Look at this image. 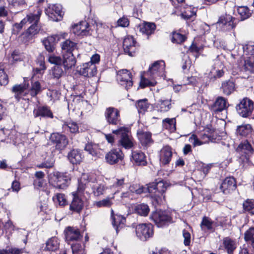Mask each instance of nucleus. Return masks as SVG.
Wrapping results in <instances>:
<instances>
[{"instance_id":"nucleus-43","label":"nucleus","mask_w":254,"mask_h":254,"mask_svg":"<svg viewBox=\"0 0 254 254\" xmlns=\"http://www.w3.org/2000/svg\"><path fill=\"white\" fill-rule=\"evenodd\" d=\"M72 254H86L85 246L79 242L71 244Z\"/></svg>"},{"instance_id":"nucleus-55","label":"nucleus","mask_w":254,"mask_h":254,"mask_svg":"<svg viewBox=\"0 0 254 254\" xmlns=\"http://www.w3.org/2000/svg\"><path fill=\"white\" fill-rule=\"evenodd\" d=\"M243 208L246 212L254 214V201L251 200H247L243 203Z\"/></svg>"},{"instance_id":"nucleus-13","label":"nucleus","mask_w":254,"mask_h":254,"mask_svg":"<svg viewBox=\"0 0 254 254\" xmlns=\"http://www.w3.org/2000/svg\"><path fill=\"white\" fill-rule=\"evenodd\" d=\"M65 234V239L66 242L70 244L72 242H79L81 240L82 236L80 234L78 229L72 227H67L64 231Z\"/></svg>"},{"instance_id":"nucleus-56","label":"nucleus","mask_w":254,"mask_h":254,"mask_svg":"<svg viewBox=\"0 0 254 254\" xmlns=\"http://www.w3.org/2000/svg\"><path fill=\"white\" fill-rule=\"evenodd\" d=\"M157 83V81L155 79H153L152 80H149L148 79L141 77V80L140 82V86L143 88L147 86H154Z\"/></svg>"},{"instance_id":"nucleus-6","label":"nucleus","mask_w":254,"mask_h":254,"mask_svg":"<svg viewBox=\"0 0 254 254\" xmlns=\"http://www.w3.org/2000/svg\"><path fill=\"white\" fill-rule=\"evenodd\" d=\"M165 64L163 61H157L155 62L149 67L147 74L152 79L165 76Z\"/></svg>"},{"instance_id":"nucleus-23","label":"nucleus","mask_w":254,"mask_h":254,"mask_svg":"<svg viewBox=\"0 0 254 254\" xmlns=\"http://www.w3.org/2000/svg\"><path fill=\"white\" fill-rule=\"evenodd\" d=\"M29 87V83L25 82L24 78V83L20 84L14 85L11 89V91L14 93V97L18 102L24 95L25 91Z\"/></svg>"},{"instance_id":"nucleus-33","label":"nucleus","mask_w":254,"mask_h":254,"mask_svg":"<svg viewBox=\"0 0 254 254\" xmlns=\"http://www.w3.org/2000/svg\"><path fill=\"white\" fill-rule=\"evenodd\" d=\"M221 89L224 94L230 95L235 90V84L233 80H228L222 83Z\"/></svg>"},{"instance_id":"nucleus-60","label":"nucleus","mask_w":254,"mask_h":254,"mask_svg":"<svg viewBox=\"0 0 254 254\" xmlns=\"http://www.w3.org/2000/svg\"><path fill=\"white\" fill-rule=\"evenodd\" d=\"M199 137L201 140L204 141V143H208L211 139L210 132L208 130H205L199 134Z\"/></svg>"},{"instance_id":"nucleus-30","label":"nucleus","mask_w":254,"mask_h":254,"mask_svg":"<svg viewBox=\"0 0 254 254\" xmlns=\"http://www.w3.org/2000/svg\"><path fill=\"white\" fill-rule=\"evenodd\" d=\"M139 31L143 34L149 36L154 33L156 29V25L154 23L144 22L139 25Z\"/></svg>"},{"instance_id":"nucleus-31","label":"nucleus","mask_w":254,"mask_h":254,"mask_svg":"<svg viewBox=\"0 0 254 254\" xmlns=\"http://www.w3.org/2000/svg\"><path fill=\"white\" fill-rule=\"evenodd\" d=\"M132 158L136 165L145 166L147 164L144 154L140 151H132Z\"/></svg>"},{"instance_id":"nucleus-1","label":"nucleus","mask_w":254,"mask_h":254,"mask_svg":"<svg viewBox=\"0 0 254 254\" xmlns=\"http://www.w3.org/2000/svg\"><path fill=\"white\" fill-rule=\"evenodd\" d=\"M112 133L119 136L117 144L118 146H122L126 149H130L133 146L134 139L127 127H120L113 130Z\"/></svg>"},{"instance_id":"nucleus-28","label":"nucleus","mask_w":254,"mask_h":254,"mask_svg":"<svg viewBox=\"0 0 254 254\" xmlns=\"http://www.w3.org/2000/svg\"><path fill=\"white\" fill-rule=\"evenodd\" d=\"M76 60L73 53L63 54L62 64L65 70L71 68L75 65Z\"/></svg>"},{"instance_id":"nucleus-14","label":"nucleus","mask_w":254,"mask_h":254,"mask_svg":"<svg viewBox=\"0 0 254 254\" xmlns=\"http://www.w3.org/2000/svg\"><path fill=\"white\" fill-rule=\"evenodd\" d=\"M123 48L125 53L133 56L136 51V42L132 36H126L123 41Z\"/></svg>"},{"instance_id":"nucleus-3","label":"nucleus","mask_w":254,"mask_h":254,"mask_svg":"<svg viewBox=\"0 0 254 254\" xmlns=\"http://www.w3.org/2000/svg\"><path fill=\"white\" fill-rule=\"evenodd\" d=\"M150 218L158 227H162L173 223L172 218L169 212L166 211H154L150 216Z\"/></svg>"},{"instance_id":"nucleus-35","label":"nucleus","mask_w":254,"mask_h":254,"mask_svg":"<svg viewBox=\"0 0 254 254\" xmlns=\"http://www.w3.org/2000/svg\"><path fill=\"white\" fill-rule=\"evenodd\" d=\"M56 38V36H52L47 37L43 41V44L48 52L52 53L55 50Z\"/></svg>"},{"instance_id":"nucleus-17","label":"nucleus","mask_w":254,"mask_h":254,"mask_svg":"<svg viewBox=\"0 0 254 254\" xmlns=\"http://www.w3.org/2000/svg\"><path fill=\"white\" fill-rule=\"evenodd\" d=\"M33 115L35 118L39 117L50 119L54 118L53 112L50 108L47 105L37 106L33 110Z\"/></svg>"},{"instance_id":"nucleus-18","label":"nucleus","mask_w":254,"mask_h":254,"mask_svg":"<svg viewBox=\"0 0 254 254\" xmlns=\"http://www.w3.org/2000/svg\"><path fill=\"white\" fill-rule=\"evenodd\" d=\"M80 74L85 77H92L97 73L96 65L91 63H86L82 64L79 70Z\"/></svg>"},{"instance_id":"nucleus-4","label":"nucleus","mask_w":254,"mask_h":254,"mask_svg":"<svg viewBox=\"0 0 254 254\" xmlns=\"http://www.w3.org/2000/svg\"><path fill=\"white\" fill-rule=\"evenodd\" d=\"M254 103L248 98H244L236 106L238 113L242 117L246 118L250 116L254 110Z\"/></svg>"},{"instance_id":"nucleus-16","label":"nucleus","mask_w":254,"mask_h":254,"mask_svg":"<svg viewBox=\"0 0 254 254\" xmlns=\"http://www.w3.org/2000/svg\"><path fill=\"white\" fill-rule=\"evenodd\" d=\"M38 21L39 20L37 21H33V24L29 27L25 32L22 34L21 38L23 42L26 43L28 42L39 32L40 27L38 25Z\"/></svg>"},{"instance_id":"nucleus-41","label":"nucleus","mask_w":254,"mask_h":254,"mask_svg":"<svg viewBox=\"0 0 254 254\" xmlns=\"http://www.w3.org/2000/svg\"><path fill=\"white\" fill-rule=\"evenodd\" d=\"M223 244L228 254H232L237 247L236 242L228 238L224 240Z\"/></svg>"},{"instance_id":"nucleus-64","label":"nucleus","mask_w":254,"mask_h":254,"mask_svg":"<svg viewBox=\"0 0 254 254\" xmlns=\"http://www.w3.org/2000/svg\"><path fill=\"white\" fill-rule=\"evenodd\" d=\"M64 71L60 66H55L53 69V75L54 78L59 79L63 74Z\"/></svg>"},{"instance_id":"nucleus-37","label":"nucleus","mask_w":254,"mask_h":254,"mask_svg":"<svg viewBox=\"0 0 254 254\" xmlns=\"http://www.w3.org/2000/svg\"><path fill=\"white\" fill-rule=\"evenodd\" d=\"M213 222L209 218L204 216L202 218L200 226L202 231L213 232L215 229L213 227Z\"/></svg>"},{"instance_id":"nucleus-45","label":"nucleus","mask_w":254,"mask_h":254,"mask_svg":"<svg viewBox=\"0 0 254 254\" xmlns=\"http://www.w3.org/2000/svg\"><path fill=\"white\" fill-rule=\"evenodd\" d=\"M63 128L64 131H69L72 133L78 132V126L75 122L65 123L63 125Z\"/></svg>"},{"instance_id":"nucleus-42","label":"nucleus","mask_w":254,"mask_h":254,"mask_svg":"<svg viewBox=\"0 0 254 254\" xmlns=\"http://www.w3.org/2000/svg\"><path fill=\"white\" fill-rule=\"evenodd\" d=\"M134 211L136 213L141 216H146L148 215L150 209L147 204L141 203L135 206Z\"/></svg>"},{"instance_id":"nucleus-48","label":"nucleus","mask_w":254,"mask_h":254,"mask_svg":"<svg viewBox=\"0 0 254 254\" xmlns=\"http://www.w3.org/2000/svg\"><path fill=\"white\" fill-rule=\"evenodd\" d=\"M136 106L139 113H143L147 111L149 107V104L146 99H144L137 101Z\"/></svg>"},{"instance_id":"nucleus-36","label":"nucleus","mask_w":254,"mask_h":254,"mask_svg":"<svg viewBox=\"0 0 254 254\" xmlns=\"http://www.w3.org/2000/svg\"><path fill=\"white\" fill-rule=\"evenodd\" d=\"M88 23L85 21L81 22L72 27V32L78 36L84 35L86 33Z\"/></svg>"},{"instance_id":"nucleus-20","label":"nucleus","mask_w":254,"mask_h":254,"mask_svg":"<svg viewBox=\"0 0 254 254\" xmlns=\"http://www.w3.org/2000/svg\"><path fill=\"white\" fill-rule=\"evenodd\" d=\"M72 194L73 198L69 206V209L72 212L79 213L83 209V202L79 196L76 195V193L72 192Z\"/></svg>"},{"instance_id":"nucleus-38","label":"nucleus","mask_w":254,"mask_h":254,"mask_svg":"<svg viewBox=\"0 0 254 254\" xmlns=\"http://www.w3.org/2000/svg\"><path fill=\"white\" fill-rule=\"evenodd\" d=\"M163 126L171 132H174L176 129V120L175 118H166L163 120Z\"/></svg>"},{"instance_id":"nucleus-62","label":"nucleus","mask_w":254,"mask_h":254,"mask_svg":"<svg viewBox=\"0 0 254 254\" xmlns=\"http://www.w3.org/2000/svg\"><path fill=\"white\" fill-rule=\"evenodd\" d=\"M189 141L192 143L194 146H199L204 144V141L198 138L197 136L195 134H192L189 138Z\"/></svg>"},{"instance_id":"nucleus-59","label":"nucleus","mask_w":254,"mask_h":254,"mask_svg":"<svg viewBox=\"0 0 254 254\" xmlns=\"http://www.w3.org/2000/svg\"><path fill=\"white\" fill-rule=\"evenodd\" d=\"M113 203L110 198H107L95 202V205L98 207H109Z\"/></svg>"},{"instance_id":"nucleus-25","label":"nucleus","mask_w":254,"mask_h":254,"mask_svg":"<svg viewBox=\"0 0 254 254\" xmlns=\"http://www.w3.org/2000/svg\"><path fill=\"white\" fill-rule=\"evenodd\" d=\"M92 187V184L82 178L78 180V185L76 191L74 192L76 193V195H82L84 194V192L86 193L89 194L91 192Z\"/></svg>"},{"instance_id":"nucleus-50","label":"nucleus","mask_w":254,"mask_h":254,"mask_svg":"<svg viewBox=\"0 0 254 254\" xmlns=\"http://www.w3.org/2000/svg\"><path fill=\"white\" fill-rule=\"evenodd\" d=\"M42 91L41 86L39 81L33 82L29 90V93L32 97H36Z\"/></svg>"},{"instance_id":"nucleus-8","label":"nucleus","mask_w":254,"mask_h":254,"mask_svg":"<svg viewBox=\"0 0 254 254\" xmlns=\"http://www.w3.org/2000/svg\"><path fill=\"white\" fill-rule=\"evenodd\" d=\"M117 79L119 83L127 90L132 86V75L131 72L127 69H122L119 71Z\"/></svg>"},{"instance_id":"nucleus-27","label":"nucleus","mask_w":254,"mask_h":254,"mask_svg":"<svg viewBox=\"0 0 254 254\" xmlns=\"http://www.w3.org/2000/svg\"><path fill=\"white\" fill-rule=\"evenodd\" d=\"M84 158L81 151L79 149H73L70 150L67 154V158L72 164H79Z\"/></svg>"},{"instance_id":"nucleus-22","label":"nucleus","mask_w":254,"mask_h":254,"mask_svg":"<svg viewBox=\"0 0 254 254\" xmlns=\"http://www.w3.org/2000/svg\"><path fill=\"white\" fill-rule=\"evenodd\" d=\"M172 157V149L169 146H164L160 152V161L164 165L169 164Z\"/></svg>"},{"instance_id":"nucleus-7","label":"nucleus","mask_w":254,"mask_h":254,"mask_svg":"<svg viewBox=\"0 0 254 254\" xmlns=\"http://www.w3.org/2000/svg\"><path fill=\"white\" fill-rule=\"evenodd\" d=\"M42 11L38 9L37 13L33 14L30 13L23 19L21 22L19 23H15L13 28V33L14 34H18L19 31L21 30L24 25L26 24L27 22L29 23H32L33 21H37L39 20L41 16Z\"/></svg>"},{"instance_id":"nucleus-10","label":"nucleus","mask_w":254,"mask_h":254,"mask_svg":"<svg viewBox=\"0 0 254 254\" xmlns=\"http://www.w3.org/2000/svg\"><path fill=\"white\" fill-rule=\"evenodd\" d=\"M124 157V154L120 148L111 149L105 155V160L110 165H114L122 161Z\"/></svg>"},{"instance_id":"nucleus-51","label":"nucleus","mask_w":254,"mask_h":254,"mask_svg":"<svg viewBox=\"0 0 254 254\" xmlns=\"http://www.w3.org/2000/svg\"><path fill=\"white\" fill-rule=\"evenodd\" d=\"M238 12L240 14L241 20H244L251 15L250 10L247 6H241L238 8Z\"/></svg>"},{"instance_id":"nucleus-11","label":"nucleus","mask_w":254,"mask_h":254,"mask_svg":"<svg viewBox=\"0 0 254 254\" xmlns=\"http://www.w3.org/2000/svg\"><path fill=\"white\" fill-rule=\"evenodd\" d=\"M53 179L54 187L60 189H65L70 181V177L66 174L60 172L55 174Z\"/></svg>"},{"instance_id":"nucleus-40","label":"nucleus","mask_w":254,"mask_h":254,"mask_svg":"<svg viewBox=\"0 0 254 254\" xmlns=\"http://www.w3.org/2000/svg\"><path fill=\"white\" fill-rule=\"evenodd\" d=\"M158 110L161 112H166L171 108V100H160L157 105Z\"/></svg>"},{"instance_id":"nucleus-49","label":"nucleus","mask_w":254,"mask_h":254,"mask_svg":"<svg viewBox=\"0 0 254 254\" xmlns=\"http://www.w3.org/2000/svg\"><path fill=\"white\" fill-rule=\"evenodd\" d=\"M106 188L102 184L92 185L91 191H92L95 196H100L104 193Z\"/></svg>"},{"instance_id":"nucleus-61","label":"nucleus","mask_w":254,"mask_h":254,"mask_svg":"<svg viewBox=\"0 0 254 254\" xmlns=\"http://www.w3.org/2000/svg\"><path fill=\"white\" fill-rule=\"evenodd\" d=\"M48 61L50 63L56 64V66H60L62 64V59L59 56H50L49 57Z\"/></svg>"},{"instance_id":"nucleus-21","label":"nucleus","mask_w":254,"mask_h":254,"mask_svg":"<svg viewBox=\"0 0 254 254\" xmlns=\"http://www.w3.org/2000/svg\"><path fill=\"white\" fill-rule=\"evenodd\" d=\"M111 221L113 227L115 228L116 233L123 228L125 225L126 219L119 215H114L113 210H111Z\"/></svg>"},{"instance_id":"nucleus-26","label":"nucleus","mask_w":254,"mask_h":254,"mask_svg":"<svg viewBox=\"0 0 254 254\" xmlns=\"http://www.w3.org/2000/svg\"><path fill=\"white\" fill-rule=\"evenodd\" d=\"M227 101L223 97H218L211 106L210 110L215 113H219L227 108Z\"/></svg>"},{"instance_id":"nucleus-9","label":"nucleus","mask_w":254,"mask_h":254,"mask_svg":"<svg viewBox=\"0 0 254 254\" xmlns=\"http://www.w3.org/2000/svg\"><path fill=\"white\" fill-rule=\"evenodd\" d=\"M45 13L50 18L55 21L61 20L64 15L62 5L60 4H50L46 8Z\"/></svg>"},{"instance_id":"nucleus-46","label":"nucleus","mask_w":254,"mask_h":254,"mask_svg":"<svg viewBox=\"0 0 254 254\" xmlns=\"http://www.w3.org/2000/svg\"><path fill=\"white\" fill-rule=\"evenodd\" d=\"M85 150L94 157H98L100 154V149L96 144L88 143L85 145Z\"/></svg>"},{"instance_id":"nucleus-34","label":"nucleus","mask_w":254,"mask_h":254,"mask_svg":"<svg viewBox=\"0 0 254 254\" xmlns=\"http://www.w3.org/2000/svg\"><path fill=\"white\" fill-rule=\"evenodd\" d=\"M59 246L60 242L59 239L56 237H53L47 241L45 250L55 252L59 249Z\"/></svg>"},{"instance_id":"nucleus-44","label":"nucleus","mask_w":254,"mask_h":254,"mask_svg":"<svg viewBox=\"0 0 254 254\" xmlns=\"http://www.w3.org/2000/svg\"><path fill=\"white\" fill-rule=\"evenodd\" d=\"M196 15V10L194 8H192L190 6L188 7L186 9L181 13V17L186 20H193V18Z\"/></svg>"},{"instance_id":"nucleus-24","label":"nucleus","mask_w":254,"mask_h":254,"mask_svg":"<svg viewBox=\"0 0 254 254\" xmlns=\"http://www.w3.org/2000/svg\"><path fill=\"white\" fill-rule=\"evenodd\" d=\"M236 188V183L233 177L226 178L222 182L220 189L224 193H228Z\"/></svg>"},{"instance_id":"nucleus-52","label":"nucleus","mask_w":254,"mask_h":254,"mask_svg":"<svg viewBox=\"0 0 254 254\" xmlns=\"http://www.w3.org/2000/svg\"><path fill=\"white\" fill-rule=\"evenodd\" d=\"M24 252V248L19 249L15 247H11L7 250L0 251V254H22Z\"/></svg>"},{"instance_id":"nucleus-57","label":"nucleus","mask_w":254,"mask_h":254,"mask_svg":"<svg viewBox=\"0 0 254 254\" xmlns=\"http://www.w3.org/2000/svg\"><path fill=\"white\" fill-rule=\"evenodd\" d=\"M55 161L53 158H49L46 159L44 162L37 165L39 168H51L54 165Z\"/></svg>"},{"instance_id":"nucleus-12","label":"nucleus","mask_w":254,"mask_h":254,"mask_svg":"<svg viewBox=\"0 0 254 254\" xmlns=\"http://www.w3.org/2000/svg\"><path fill=\"white\" fill-rule=\"evenodd\" d=\"M51 142L55 145L58 150H64L68 144V140L65 135L59 133H53L51 135Z\"/></svg>"},{"instance_id":"nucleus-19","label":"nucleus","mask_w":254,"mask_h":254,"mask_svg":"<svg viewBox=\"0 0 254 254\" xmlns=\"http://www.w3.org/2000/svg\"><path fill=\"white\" fill-rule=\"evenodd\" d=\"M236 151L242 155H245L246 158L249 157L254 152V149L248 140L242 142L236 148Z\"/></svg>"},{"instance_id":"nucleus-15","label":"nucleus","mask_w":254,"mask_h":254,"mask_svg":"<svg viewBox=\"0 0 254 254\" xmlns=\"http://www.w3.org/2000/svg\"><path fill=\"white\" fill-rule=\"evenodd\" d=\"M235 20V18L231 15H226L219 18L217 24L222 25L224 30L229 31L235 27L237 24Z\"/></svg>"},{"instance_id":"nucleus-5","label":"nucleus","mask_w":254,"mask_h":254,"mask_svg":"<svg viewBox=\"0 0 254 254\" xmlns=\"http://www.w3.org/2000/svg\"><path fill=\"white\" fill-rule=\"evenodd\" d=\"M153 225L151 224H139L135 228L136 234L141 241H145L153 234Z\"/></svg>"},{"instance_id":"nucleus-29","label":"nucleus","mask_w":254,"mask_h":254,"mask_svg":"<svg viewBox=\"0 0 254 254\" xmlns=\"http://www.w3.org/2000/svg\"><path fill=\"white\" fill-rule=\"evenodd\" d=\"M138 139L143 146H147L153 143L151 133L147 131L139 130L137 133Z\"/></svg>"},{"instance_id":"nucleus-63","label":"nucleus","mask_w":254,"mask_h":254,"mask_svg":"<svg viewBox=\"0 0 254 254\" xmlns=\"http://www.w3.org/2000/svg\"><path fill=\"white\" fill-rule=\"evenodd\" d=\"M8 82V78L7 75L5 73L4 69H0V84L1 85H5Z\"/></svg>"},{"instance_id":"nucleus-39","label":"nucleus","mask_w":254,"mask_h":254,"mask_svg":"<svg viewBox=\"0 0 254 254\" xmlns=\"http://www.w3.org/2000/svg\"><path fill=\"white\" fill-rule=\"evenodd\" d=\"M252 131L250 125L246 124L239 126L237 127V133L241 136H246L250 134Z\"/></svg>"},{"instance_id":"nucleus-32","label":"nucleus","mask_w":254,"mask_h":254,"mask_svg":"<svg viewBox=\"0 0 254 254\" xmlns=\"http://www.w3.org/2000/svg\"><path fill=\"white\" fill-rule=\"evenodd\" d=\"M63 54L72 53L73 51L77 49V44L70 40H66L61 44Z\"/></svg>"},{"instance_id":"nucleus-53","label":"nucleus","mask_w":254,"mask_h":254,"mask_svg":"<svg viewBox=\"0 0 254 254\" xmlns=\"http://www.w3.org/2000/svg\"><path fill=\"white\" fill-rule=\"evenodd\" d=\"M8 2L11 6L19 10H22L21 8L26 5L25 0H8Z\"/></svg>"},{"instance_id":"nucleus-54","label":"nucleus","mask_w":254,"mask_h":254,"mask_svg":"<svg viewBox=\"0 0 254 254\" xmlns=\"http://www.w3.org/2000/svg\"><path fill=\"white\" fill-rule=\"evenodd\" d=\"M186 39V37L185 35L174 32L172 33V37L171 41L174 43L181 44L184 42Z\"/></svg>"},{"instance_id":"nucleus-2","label":"nucleus","mask_w":254,"mask_h":254,"mask_svg":"<svg viewBox=\"0 0 254 254\" xmlns=\"http://www.w3.org/2000/svg\"><path fill=\"white\" fill-rule=\"evenodd\" d=\"M107 123L112 126L119 127L122 125L120 111L114 107L107 108L104 112Z\"/></svg>"},{"instance_id":"nucleus-58","label":"nucleus","mask_w":254,"mask_h":254,"mask_svg":"<svg viewBox=\"0 0 254 254\" xmlns=\"http://www.w3.org/2000/svg\"><path fill=\"white\" fill-rule=\"evenodd\" d=\"M129 190L130 191L132 192H135L136 194H141L142 193L147 192L145 186L133 185L130 187Z\"/></svg>"},{"instance_id":"nucleus-47","label":"nucleus","mask_w":254,"mask_h":254,"mask_svg":"<svg viewBox=\"0 0 254 254\" xmlns=\"http://www.w3.org/2000/svg\"><path fill=\"white\" fill-rule=\"evenodd\" d=\"M246 242L254 247V227L250 228L244 234Z\"/></svg>"}]
</instances>
